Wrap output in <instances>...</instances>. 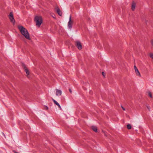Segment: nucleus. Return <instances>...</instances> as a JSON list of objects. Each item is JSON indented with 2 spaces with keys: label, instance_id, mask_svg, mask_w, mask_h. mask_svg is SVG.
<instances>
[{
  "label": "nucleus",
  "instance_id": "1",
  "mask_svg": "<svg viewBox=\"0 0 153 153\" xmlns=\"http://www.w3.org/2000/svg\"><path fill=\"white\" fill-rule=\"evenodd\" d=\"M34 21L36 22V26L39 28L43 22L42 17L40 16H36L34 18Z\"/></svg>",
  "mask_w": 153,
  "mask_h": 153
},
{
  "label": "nucleus",
  "instance_id": "2",
  "mask_svg": "<svg viewBox=\"0 0 153 153\" xmlns=\"http://www.w3.org/2000/svg\"><path fill=\"white\" fill-rule=\"evenodd\" d=\"M22 35L27 39H30L29 35L27 29H20Z\"/></svg>",
  "mask_w": 153,
  "mask_h": 153
},
{
  "label": "nucleus",
  "instance_id": "3",
  "mask_svg": "<svg viewBox=\"0 0 153 153\" xmlns=\"http://www.w3.org/2000/svg\"><path fill=\"white\" fill-rule=\"evenodd\" d=\"M9 17L10 21L12 23L14 24L15 22V19L13 17V15L12 12H10V13L9 15Z\"/></svg>",
  "mask_w": 153,
  "mask_h": 153
},
{
  "label": "nucleus",
  "instance_id": "4",
  "mask_svg": "<svg viewBox=\"0 0 153 153\" xmlns=\"http://www.w3.org/2000/svg\"><path fill=\"white\" fill-rule=\"evenodd\" d=\"M55 11H56L58 14L60 16H61L62 15V13L60 10L59 8L57 6L55 8Z\"/></svg>",
  "mask_w": 153,
  "mask_h": 153
},
{
  "label": "nucleus",
  "instance_id": "5",
  "mask_svg": "<svg viewBox=\"0 0 153 153\" xmlns=\"http://www.w3.org/2000/svg\"><path fill=\"white\" fill-rule=\"evenodd\" d=\"M73 22L71 20V16H70L69 20L68 22V27L69 28H71L72 27Z\"/></svg>",
  "mask_w": 153,
  "mask_h": 153
},
{
  "label": "nucleus",
  "instance_id": "6",
  "mask_svg": "<svg viewBox=\"0 0 153 153\" xmlns=\"http://www.w3.org/2000/svg\"><path fill=\"white\" fill-rule=\"evenodd\" d=\"M75 44L78 48L80 50L82 48V47L81 43L79 41H76L75 42Z\"/></svg>",
  "mask_w": 153,
  "mask_h": 153
},
{
  "label": "nucleus",
  "instance_id": "7",
  "mask_svg": "<svg viewBox=\"0 0 153 153\" xmlns=\"http://www.w3.org/2000/svg\"><path fill=\"white\" fill-rule=\"evenodd\" d=\"M134 69L135 70V72L136 74V75L137 76H140L141 75H140V73L139 72L137 67H136V66L135 65H134Z\"/></svg>",
  "mask_w": 153,
  "mask_h": 153
},
{
  "label": "nucleus",
  "instance_id": "8",
  "mask_svg": "<svg viewBox=\"0 0 153 153\" xmlns=\"http://www.w3.org/2000/svg\"><path fill=\"white\" fill-rule=\"evenodd\" d=\"M22 66L23 68H24L25 71L26 73V74H27V76L29 74V72L28 70L26 68V66L24 64H22Z\"/></svg>",
  "mask_w": 153,
  "mask_h": 153
},
{
  "label": "nucleus",
  "instance_id": "9",
  "mask_svg": "<svg viewBox=\"0 0 153 153\" xmlns=\"http://www.w3.org/2000/svg\"><path fill=\"white\" fill-rule=\"evenodd\" d=\"M136 3L134 1H133L131 7V9L132 11H134L135 10L136 7Z\"/></svg>",
  "mask_w": 153,
  "mask_h": 153
},
{
  "label": "nucleus",
  "instance_id": "10",
  "mask_svg": "<svg viewBox=\"0 0 153 153\" xmlns=\"http://www.w3.org/2000/svg\"><path fill=\"white\" fill-rule=\"evenodd\" d=\"M62 94V91L58 89L56 90V95L58 96H59Z\"/></svg>",
  "mask_w": 153,
  "mask_h": 153
},
{
  "label": "nucleus",
  "instance_id": "11",
  "mask_svg": "<svg viewBox=\"0 0 153 153\" xmlns=\"http://www.w3.org/2000/svg\"><path fill=\"white\" fill-rule=\"evenodd\" d=\"M52 100L53 101V102L54 104H55L56 105H57L58 106V107L60 108L61 109V107L60 105H59V103L56 101L55 100H54L53 98H52Z\"/></svg>",
  "mask_w": 153,
  "mask_h": 153
},
{
  "label": "nucleus",
  "instance_id": "12",
  "mask_svg": "<svg viewBox=\"0 0 153 153\" xmlns=\"http://www.w3.org/2000/svg\"><path fill=\"white\" fill-rule=\"evenodd\" d=\"M91 128L92 130L95 132H97V128L95 126H92L91 127Z\"/></svg>",
  "mask_w": 153,
  "mask_h": 153
},
{
  "label": "nucleus",
  "instance_id": "13",
  "mask_svg": "<svg viewBox=\"0 0 153 153\" xmlns=\"http://www.w3.org/2000/svg\"><path fill=\"white\" fill-rule=\"evenodd\" d=\"M18 29H25L23 26L19 25L18 26Z\"/></svg>",
  "mask_w": 153,
  "mask_h": 153
},
{
  "label": "nucleus",
  "instance_id": "14",
  "mask_svg": "<svg viewBox=\"0 0 153 153\" xmlns=\"http://www.w3.org/2000/svg\"><path fill=\"white\" fill-rule=\"evenodd\" d=\"M127 128L128 129H130L131 128V125L129 124H128L127 125Z\"/></svg>",
  "mask_w": 153,
  "mask_h": 153
},
{
  "label": "nucleus",
  "instance_id": "15",
  "mask_svg": "<svg viewBox=\"0 0 153 153\" xmlns=\"http://www.w3.org/2000/svg\"><path fill=\"white\" fill-rule=\"evenodd\" d=\"M150 57L152 59H153V53H150L149 54Z\"/></svg>",
  "mask_w": 153,
  "mask_h": 153
},
{
  "label": "nucleus",
  "instance_id": "16",
  "mask_svg": "<svg viewBox=\"0 0 153 153\" xmlns=\"http://www.w3.org/2000/svg\"><path fill=\"white\" fill-rule=\"evenodd\" d=\"M148 95L151 98L152 97V94L150 92H149L148 93Z\"/></svg>",
  "mask_w": 153,
  "mask_h": 153
},
{
  "label": "nucleus",
  "instance_id": "17",
  "mask_svg": "<svg viewBox=\"0 0 153 153\" xmlns=\"http://www.w3.org/2000/svg\"><path fill=\"white\" fill-rule=\"evenodd\" d=\"M151 45H152V46L153 47V39H152L151 41Z\"/></svg>",
  "mask_w": 153,
  "mask_h": 153
},
{
  "label": "nucleus",
  "instance_id": "18",
  "mask_svg": "<svg viewBox=\"0 0 153 153\" xmlns=\"http://www.w3.org/2000/svg\"><path fill=\"white\" fill-rule=\"evenodd\" d=\"M45 109H46V110H48V107H47V106H45Z\"/></svg>",
  "mask_w": 153,
  "mask_h": 153
},
{
  "label": "nucleus",
  "instance_id": "19",
  "mask_svg": "<svg viewBox=\"0 0 153 153\" xmlns=\"http://www.w3.org/2000/svg\"><path fill=\"white\" fill-rule=\"evenodd\" d=\"M121 107H122V109H123V110H124V111H125V108H123L122 106H121Z\"/></svg>",
  "mask_w": 153,
  "mask_h": 153
},
{
  "label": "nucleus",
  "instance_id": "20",
  "mask_svg": "<svg viewBox=\"0 0 153 153\" xmlns=\"http://www.w3.org/2000/svg\"><path fill=\"white\" fill-rule=\"evenodd\" d=\"M69 91L71 93V92H72V91H71V89H69Z\"/></svg>",
  "mask_w": 153,
  "mask_h": 153
},
{
  "label": "nucleus",
  "instance_id": "21",
  "mask_svg": "<svg viewBox=\"0 0 153 153\" xmlns=\"http://www.w3.org/2000/svg\"><path fill=\"white\" fill-rule=\"evenodd\" d=\"M102 75L103 76H105V75H104V72H102Z\"/></svg>",
  "mask_w": 153,
  "mask_h": 153
},
{
  "label": "nucleus",
  "instance_id": "22",
  "mask_svg": "<svg viewBox=\"0 0 153 153\" xmlns=\"http://www.w3.org/2000/svg\"><path fill=\"white\" fill-rule=\"evenodd\" d=\"M147 108L149 110V106H147Z\"/></svg>",
  "mask_w": 153,
  "mask_h": 153
},
{
  "label": "nucleus",
  "instance_id": "23",
  "mask_svg": "<svg viewBox=\"0 0 153 153\" xmlns=\"http://www.w3.org/2000/svg\"><path fill=\"white\" fill-rule=\"evenodd\" d=\"M15 153H17V152H16Z\"/></svg>",
  "mask_w": 153,
  "mask_h": 153
}]
</instances>
